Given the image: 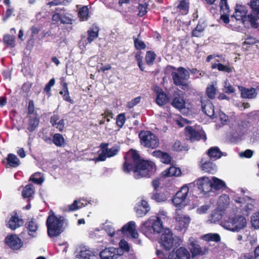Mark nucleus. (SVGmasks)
Here are the masks:
<instances>
[{
	"instance_id": "1",
	"label": "nucleus",
	"mask_w": 259,
	"mask_h": 259,
	"mask_svg": "<svg viewBox=\"0 0 259 259\" xmlns=\"http://www.w3.org/2000/svg\"><path fill=\"white\" fill-rule=\"evenodd\" d=\"M133 169L134 177L139 179L142 177H150L151 173L155 169V165L151 161L141 159L137 151L131 150L125 157L123 170L128 173Z\"/></svg>"
},
{
	"instance_id": "2",
	"label": "nucleus",
	"mask_w": 259,
	"mask_h": 259,
	"mask_svg": "<svg viewBox=\"0 0 259 259\" xmlns=\"http://www.w3.org/2000/svg\"><path fill=\"white\" fill-rule=\"evenodd\" d=\"M161 218L151 217L143 222L140 226L141 232L148 237H151L153 233H159L163 228Z\"/></svg>"
},
{
	"instance_id": "3",
	"label": "nucleus",
	"mask_w": 259,
	"mask_h": 259,
	"mask_svg": "<svg viewBox=\"0 0 259 259\" xmlns=\"http://www.w3.org/2000/svg\"><path fill=\"white\" fill-rule=\"evenodd\" d=\"M47 220L48 234L50 237L57 236L64 230V219L62 217H57L52 211Z\"/></svg>"
},
{
	"instance_id": "4",
	"label": "nucleus",
	"mask_w": 259,
	"mask_h": 259,
	"mask_svg": "<svg viewBox=\"0 0 259 259\" xmlns=\"http://www.w3.org/2000/svg\"><path fill=\"white\" fill-rule=\"evenodd\" d=\"M246 190L242 188L238 190L233 199L238 204V207H240L241 210L248 213L249 211L253 208L255 201L247 196H244Z\"/></svg>"
},
{
	"instance_id": "5",
	"label": "nucleus",
	"mask_w": 259,
	"mask_h": 259,
	"mask_svg": "<svg viewBox=\"0 0 259 259\" xmlns=\"http://www.w3.org/2000/svg\"><path fill=\"white\" fill-rule=\"evenodd\" d=\"M221 225L227 230L237 232L246 226V220L244 217L238 215L233 218H227L222 222Z\"/></svg>"
},
{
	"instance_id": "6",
	"label": "nucleus",
	"mask_w": 259,
	"mask_h": 259,
	"mask_svg": "<svg viewBox=\"0 0 259 259\" xmlns=\"http://www.w3.org/2000/svg\"><path fill=\"white\" fill-rule=\"evenodd\" d=\"M167 70H171V75L174 83L178 86L185 85V81L188 79L190 74L188 71L183 67L176 68L174 67H167Z\"/></svg>"
},
{
	"instance_id": "7",
	"label": "nucleus",
	"mask_w": 259,
	"mask_h": 259,
	"mask_svg": "<svg viewBox=\"0 0 259 259\" xmlns=\"http://www.w3.org/2000/svg\"><path fill=\"white\" fill-rule=\"evenodd\" d=\"M141 144L146 148L155 149L158 147L159 139L150 131H142L139 134Z\"/></svg>"
},
{
	"instance_id": "8",
	"label": "nucleus",
	"mask_w": 259,
	"mask_h": 259,
	"mask_svg": "<svg viewBox=\"0 0 259 259\" xmlns=\"http://www.w3.org/2000/svg\"><path fill=\"white\" fill-rule=\"evenodd\" d=\"M175 229L182 232H185L190 222V218L181 210L177 209L174 215Z\"/></svg>"
},
{
	"instance_id": "9",
	"label": "nucleus",
	"mask_w": 259,
	"mask_h": 259,
	"mask_svg": "<svg viewBox=\"0 0 259 259\" xmlns=\"http://www.w3.org/2000/svg\"><path fill=\"white\" fill-rule=\"evenodd\" d=\"M248 5L251 11L247 15V20L252 27L256 28L259 26L257 23L259 20V0H251Z\"/></svg>"
},
{
	"instance_id": "10",
	"label": "nucleus",
	"mask_w": 259,
	"mask_h": 259,
	"mask_svg": "<svg viewBox=\"0 0 259 259\" xmlns=\"http://www.w3.org/2000/svg\"><path fill=\"white\" fill-rule=\"evenodd\" d=\"M189 190V187L187 185H184L177 192L172 199V202L176 207L186 205L185 202Z\"/></svg>"
},
{
	"instance_id": "11",
	"label": "nucleus",
	"mask_w": 259,
	"mask_h": 259,
	"mask_svg": "<svg viewBox=\"0 0 259 259\" xmlns=\"http://www.w3.org/2000/svg\"><path fill=\"white\" fill-rule=\"evenodd\" d=\"M185 135L186 139L191 142L199 141L200 139H203L204 141H205L206 140V136L203 131H197L189 126L185 127Z\"/></svg>"
},
{
	"instance_id": "12",
	"label": "nucleus",
	"mask_w": 259,
	"mask_h": 259,
	"mask_svg": "<svg viewBox=\"0 0 259 259\" xmlns=\"http://www.w3.org/2000/svg\"><path fill=\"white\" fill-rule=\"evenodd\" d=\"M58 12L54 14L52 16V20L56 22L60 21L62 24H71L73 19L70 15L67 13L62 12L64 11V8H57Z\"/></svg>"
},
{
	"instance_id": "13",
	"label": "nucleus",
	"mask_w": 259,
	"mask_h": 259,
	"mask_svg": "<svg viewBox=\"0 0 259 259\" xmlns=\"http://www.w3.org/2000/svg\"><path fill=\"white\" fill-rule=\"evenodd\" d=\"M173 242L171 231L169 229H165L160 236L159 243L165 250H169L172 246Z\"/></svg>"
},
{
	"instance_id": "14",
	"label": "nucleus",
	"mask_w": 259,
	"mask_h": 259,
	"mask_svg": "<svg viewBox=\"0 0 259 259\" xmlns=\"http://www.w3.org/2000/svg\"><path fill=\"white\" fill-rule=\"evenodd\" d=\"M121 254L119 248L110 247L101 251L99 255L101 259H117Z\"/></svg>"
},
{
	"instance_id": "15",
	"label": "nucleus",
	"mask_w": 259,
	"mask_h": 259,
	"mask_svg": "<svg viewBox=\"0 0 259 259\" xmlns=\"http://www.w3.org/2000/svg\"><path fill=\"white\" fill-rule=\"evenodd\" d=\"M198 189L204 194L212 191L211 178L207 177H202L197 180Z\"/></svg>"
},
{
	"instance_id": "16",
	"label": "nucleus",
	"mask_w": 259,
	"mask_h": 259,
	"mask_svg": "<svg viewBox=\"0 0 259 259\" xmlns=\"http://www.w3.org/2000/svg\"><path fill=\"white\" fill-rule=\"evenodd\" d=\"M75 259H98L97 253L85 247H82L75 255Z\"/></svg>"
},
{
	"instance_id": "17",
	"label": "nucleus",
	"mask_w": 259,
	"mask_h": 259,
	"mask_svg": "<svg viewBox=\"0 0 259 259\" xmlns=\"http://www.w3.org/2000/svg\"><path fill=\"white\" fill-rule=\"evenodd\" d=\"M190 254L184 247H181L175 251L171 252L168 259H190Z\"/></svg>"
},
{
	"instance_id": "18",
	"label": "nucleus",
	"mask_w": 259,
	"mask_h": 259,
	"mask_svg": "<svg viewBox=\"0 0 259 259\" xmlns=\"http://www.w3.org/2000/svg\"><path fill=\"white\" fill-rule=\"evenodd\" d=\"M121 231L123 234H128L133 238L136 239L139 237V234L136 231V225L134 221H130L124 225Z\"/></svg>"
},
{
	"instance_id": "19",
	"label": "nucleus",
	"mask_w": 259,
	"mask_h": 259,
	"mask_svg": "<svg viewBox=\"0 0 259 259\" xmlns=\"http://www.w3.org/2000/svg\"><path fill=\"white\" fill-rule=\"evenodd\" d=\"M247 10L245 6L237 5L235 13L232 16V17H234L237 21H240L242 23H244L246 19H247Z\"/></svg>"
},
{
	"instance_id": "20",
	"label": "nucleus",
	"mask_w": 259,
	"mask_h": 259,
	"mask_svg": "<svg viewBox=\"0 0 259 259\" xmlns=\"http://www.w3.org/2000/svg\"><path fill=\"white\" fill-rule=\"evenodd\" d=\"M39 123V118L36 114H33L29 116L26 131L29 136H30L31 134L36 130Z\"/></svg>"
},
{
	"instance_id": "21",
	"label": "nucleus",
	"mask_w": 259,
	"mask_h": 259,
	"mask_svg": "<svg viewBox=\"0 0 259 259\" xmlns=\"http://www.w3.org/2000/svg\"><path fill=\"white\" fill-rule=\"evenodd\" d=\"M5 242L10 248L13 249H18L22 245L21 240L15 235L7 236L5 238Z\"/></svg>"
},
{
	"instance_id": "22",
	"label": "nucleus",
	"mask_w": 259,
	"mask_h": 259,
	"mask_svg": "<svg viewBox=\"0 0 259 259\" xmlns=\"http://www.w3.org/2000/svg\"><path fill=\"white\" fill-rule=\"evenodd\" d=\"M25 226L28 230L29 235L32 237H35L37 236L39 225L35 219H32L28 221L26 223Z\"/></svg>"
},
{
	"instance_id": "23",
	"label": "nucleus",
	"mask_w": 259,
	"mask_h": 259,
	"mask_svg": "<svg viewBox=\"0 0 259 259\" xmlns=\"http://www.w3.org/2000/svg\"><path fill=\"white\" fill-rule=\"evenodd\" d=\"M238 89L241 92V95L243 98L254 99L257 96L256 89L253 88L248 89L239 86Z\"/></svg>"
},
{
	"instance_id": "24",
	"label": "nucleus",
	"mask_w": 259,
	"mask_h": 259,
	"mask_svg": "<svg viewBox=\"0 0 259 259\" xmlns=\"http://www.w3.org/2000/svg\"><path fill=\"white\" fill-rule=\"evenodd\" d=\"M119 150V147L118 146H114L110 149H106V151L103 150V152L100 154L98 159L100 161H104L106 157H111L116 155Z\"/></svg>"
},
{
	"instance_id": "25",
	"label": "nucleus",
	"mask_w": 259,
	"mask_h": 259,
	"mask_svg": "<svg viewBox=\"0 0 259 259\" xmlns=\"http://www.w3.org/2000/svg\"><path fill=\"white\" fill-rule=\"evenodd\" d=\"M150 210V206L147 202L142 200L140 204L136 207V213L138 217H142L146 215Z\"/></svg>"
},
{
	"instance_id": "26",
	"label": "nucleus",
	"mask_w": 259,
	"mask_h": 259,
	"mask_svg": "<svg viewBox=\"0 0 259 259\" xmlns=\"http://www.w3.org/2000/svg\"><path fill=\"white\" fill-rule=\"evenodd\" d=\"M202 110L207 116L213 117L214 116V106L211 102L207 100L206 103H204L203 100H201Z\"/></svg>"
},
{
	"instance_id": "27",
	"label": "nucleus",
	"mask_w": 259,
	"mask_h": 259,
	"mask_svg": "<svg viewBox=\"0 0 259 259\" xmlns=\"http://www.w3.org/2000/svg\"><path fill=\"white\" fill-rule=\"evenodd\" d=\"M152 155L157 158L163 163L169 164L171 161V157L167 153L162 152L160 150H155L152 153Z\"/></svg>"
},
{
	"instance_id": "28",
	"label": "nucleus",
	"mask_w": 259,
	"mask_h": 259,
	"mask_svg": "<svg viewBox=\"0 0 259 259\" xmlns=\"http://www.w3.org/2000/svg\"><path fill=\"white\" fill-rule=\"evenodd\" d=\"M156 92L157 93L156 102L158 105H164L168 102V97L161 89L158 88L156 90Z\"/></svg>"
},
{
	"instance_id": "29",
	"label": "nucleus",
	"mask_w": 259,
	"mask_h": 259,
	"mask_svg": "<svg viewBox=\"0 0 259 259\" xmlns=\"http://www.w3.org/2000/svg\"><path fill=\"white\" fill-rule=\"evenodd\" d=\"M212 189L215 190H224L227 188L225 182L221 179L215 177L211 178Z\"/></svg>"
},
{
	"instance_id": "30",
	"label": "nucleus",
	"mask_w": 259,
	"mask_h": 259,
	"mask_svg": "<svg viewBox=\"0 0 259 259\" xmlns=\"http://www.w3.org/2000/svg\"><path fill=\"white\" fill-rule=\"evenodd\" d=\"M201 163L202 169L206 172L213 174L217 171L215 164L210 161H206L202 159Z\"/></svg>"
},
{
	"instance_id": "31",
	"label": "nucleus",
	"mask_w": 259,
	"mask_h": 259,
	"mask_svg": "<svg viewBox=\"0 0 259 259\" xmlns=\"http://www.w3.org/2000/svg\"><path fill=\"white\" fill-rule=\"evenodd\" d=\"M99 28L95 25H93L87 31L88 43H91L99 35Z\"/></svg>"
},
{
	"instance_id": "32",
	"label": "nucleus",
	"mask_w": 259,
	"mask_h": 259,
	"mask_svg": "<svg viewBox=\"0 0 259 259\" xmlns=\"http://www.w3.org/2000/svg\"><path fill=\"white\" fill-rule=\"evenodd\" d=\"M23 224V221L19 219L17 216H13L10 219L7 226L12 230H15L16 229L21 227Z\"/></svg>"
},
{
	"instance_id": "33",
	"label": "nucleus",
	"mask_w": 259,
	"mask_h": 259,
	"mask_svg": "<svg viewBox=\"0 0 259 259\" xmlns=\"http://www.w3.org/2000/svg\"><path fill=\"white\" fill-rule=\"evenodd\" d=\"M230 203V198L226 195H221L218 201V207L220 211L224 210Z\"/></svg>"
},
{
	"instance_id": "34",
	"label": "nucleus",
	"mask_w": 259,
	"mask_h": 259,
	"mask_svg": "<svg viewBox=\"0 0 259 259\" xmlns=\"http://www.w3.org/2000/svg\"><path fill=\"white\" fill-rule=\"evenodd\" d=\"M181 174V169L175 166H171L168 169H167L163 171L162 173L163 176L166 177H172V176H179Z\"/></svg>"
},
{
	"instance_id": "35",
	"label": "nucleus",
	"mask_w": 259,
	"mask_h": 259,
	"mask_svg": "<svg viewBox=\"0 0 259 259\" xmlns=\"http://www.w3.org/2000/svg\"><path fill=\"white\" fill-rule=\"evenodd\" d=\"M87 203L81 202V200H75L72 204L68 205L64 211H73L84 206Z\"/></svg>"
},
{
	"instance_id": "36",
	"label": "nucleus",
	"mask_w": 259,
	"mask_h": 259,
	"mask_svg": "<svg viewBox=\"0 0 259 259\" xmlns=\"http://www.w3.org/2000/svg\"><path fill=\"white\" fill-rule=\"evenodd\" d=\"M208 155L211 159H217L222 156V152L217 147H211L207 151Z\"/></svg>"
},
{
	"instance_id": "37",
	"label": "nucleus",
	"mask_w": 259,
	"mask_h": 259,
	"mask_svg": "<svg viewBox=\"0 0 259 259\" xmlns=\"http://www.w3.org/2000/svg\"><path fill=\"white\" fill-rule=\"evenodd\" d=\"M186 102L183 97L179 96L175 97L172 102V105L179 109L185 108Z\"/></svg>"
},
{
	"instance_id": "38",
	"label": "nucleus",
	"mask_w": 259,
	"mask_h": 259,
	"mask_svg": "<svg viewBox=\"0 0 259 259\" xmlns=\"http://www.w3.org/2000/svg\"><path fill=\"white\" fill-rule=\"evenodd\" d=\"M8 164L10 166L16 167L20 165V160L16 155L14 154H9L7 158Z\"/></svg>"
},
{
	"instance_id": "39",
	"label": "nucleus",
	"mask_w": 259,
	"mask_h": 259,
	"mask_svg": "<svg viewBox=\"0 0 259 259\" xmlns=\"http://www.w3.org/2000/svg\"><path fill=\"white\" fill-rule=\"evenodd\" d=\"M63 89L60 92V94L62 96L63 99L71 104L73 103V101L71 99L67 88V84L66 82L63 84Z\"/></svg>"
},
{
	"instance_id": "40",
	"label": "nucleus",
	"mask_w": 259,
	"mask_h": 259,
	"mask_svg": "<svg viewBox=\"0 0 259 259\" xmlns=\"http://www.w3.org/2000/svg\"><path fill=\"white\" fill-rule=\"evenodd\" d=\"M33 186L32 185L29 184L26 185L22 191V196L24 198H31L34 194Z\"/></svg>"
},
{
	"instance_id": "41",
	"label": "nucleus",
	"mask_w": 259,
	"mask_h": 259,
	"mask_svg": "<svg viewBox=\"0 0 259 259\" xmlns=\"http://www.w3.org/2000/svg\"><path fill=\"white\" fill-rule=\"evenodd\" d=\"M53 143L57 147H63L65 144V140L60 134H55L53 136Z\"/></svg>"
},
{
	"instance_id": "42",
	"label": "nucleus",
	"mask_w": 259,
	"mask_h": 259,
	"mask_svg": "<svg viewBox=\"0 0 259 259\" xmlns=\"http://www.w3.org/2000/svg\"><path fill=\"white\" fill-rule=\"evenodd\" d=\"M216 82H212L211 84H208L206 89V94L208 97L211 99L214 98L216 95L217 89L215 87Z\"/></svg>"
},
{
	"instance_id": "43",
	"label": "nucleus",
	"mask_w": 259,
	"mask_h": 259,
	"mask_svg": "<svg viewBox=\"0 0 259 259\" xmlns=\"http://www.w3.org/2000/svg\"><path fill=\"white\" fill-rule=\"evenodd\" d=\"M202 239L207 241H213L219 242L221 240L220 236L217 233H208L202 236Z\"/></svg>"
},
{
	"instance_id": "44",
	"label": "nucleus",
	"mask_w": 259,
	"mask_h": 259,
	"mask_svg": "<svg viewBox=\"0 0 259 259\" xmlns=\"http://www.w3.org/2000/svg\"><path fill=\"white\" fill-rule=\"evenodd\" d=\"M78 16L82 21L87 20L89 15V9L87 6L82 7L79 10Z\"/></svg>"
},
{
	"instance_id": "45",
	"label": "nucleus",
	"mask_w": 259,
	"mask_h": 259,
	"mask_svg": "<svg viewBox=\"0 0 259 259\" xmlns=\"http://www.w3.org/2000/svg\"><path fill=\"white\" fill-rule=\"evenodd\" d=\"M191 246L190 250L193 256L197 255L201 253V247L197 243L192 242L191 243Z\"/></svg>"
},
{
	"instance_id": "46",
	"label": "nucleus",
	"mask_w": 259,
	"mask_h": 259,
	"mask_svg": "<svg viewBox=\"0 0 259 259\" xmlns=\"http://www.w3.org/2000/svg\"><path fill=\"white\" fill-rule=\"evenodd\" d=\"M4 42L8 46L13 48L15 46V37L10 35H6L4 37Z\"/></svg>"
},
{
	"instance_id": "47",
	"label": "nucleus",
	"mask_w": 259,
	"mask_h": 259,
	"mask_svg": "<svg viewBox=\"0 0 259 259\" xmlns=\"http://www.w3.org/2000/svg\"><path fill=\"white\" fill-rule=\"evenodd\" d=\"M252 226L255 229H259V212H255L251 218Z\"/></svg>"
},
{
	"instance_id": "48",
	"label": "nucleus",
	"mask_w": 259,
	"mask_h": 259,
	"mask_svg": "<svg viewBox=\"0 0 259 259\" xmlns=\"http://www.w3.org/2000/svg\"><path fill=\"white\" fill-rule=\"evenodd\" d=\"M204 30V27L202 24H198L192 31V35L195 37H200Z\"/></svg>"
},
{
	"instance_id": "49",
	"label": "nucleus",
	"mask_w": 259,
	"mask_h": 259,
	"mask_svg": "<svg viewBox=\"0 0 259 259\" xmlns=\"http://www.w3.org/2000/svg\"><path fill=\"white\" fill-rule=\"evenodd\" d=\"M220 6L221 13L226 14L229 13L230 9L227 3V0H221Z\"/></svg>"
},
{
	"instance_id": "50",
	"label": "nucleus",
	"mask_w": 259,
	"mask_h": 259,
	"mask_svg": "<svg viewBox=\"0 0 259 259\" xmlns=\"http://www.w3.org/2000/svg\"><path fill=\"white\" fill-rule=\"evenodd\" d=\"M156 55L152 51H148L147 52L145 60L146 63L149 65H151L153 64L154 61L155 59Z\"/></svg>"
},
{
	"instance_id": "51",
	"label": "nucleus",
	"mask_w": 259,
	"mask_h": 259,
	"mask_svg": "<svg viewBox=\"0 0 259 259\" xmlns=\"http://www.w3.org/2000/svg\"><path fill=\"white\" fill-rule=\"evenodd\" d=\"M222 219V214L218 210L214 211L211 213L209 221L211 223H215Z\"/></svg>"
},
{
	"instance_id": "52",
	"label": "nucleus",
	"mask_w": 259,
	"mask_h": 259,
	"mask_svg": "<svg viewBox=\"0 0 259 259\" xmlns=\"http://www.w3.org/2000/svg\"><path fill=\"white\" fill-rule=\"evenodd\" d=\"M188 4L185 0L181 1L177 8L180 11H183V13L186 14L188 11Z\"/></svg>"
},
{
	"instance_id": "53",
	"label": "nucleus",
	"mask_w": 259,
	"mask_h": 259,
	"mask_svg": "<svg viewBox=\"0 0 259 259\" xmlns=\"http://www.w3.org/2000/svg\"><path fill=\"white\" fill-rule=\"evenodd\" d=\"M139 13L138 14V15L139 17H142L145 14H146L147 12V5L146 4H139L138 8H137Z\"/></svg>"
},
{
	"instance_id": "54",
	"label": "nucleus",
	"mask_w": 259,
	"mask_h": 259,
	"mask_svg": "<svg viewBox=\"0 0 259 259\" xmlns=\"http://www.w3.org/2000/svg\"><path fill=\"white\" fill-rule=\"evenodd\" d=\"M223 90L226 93L228 94L233 93L235 91L233 87L232 86L230 83L228 81V80H226L224 82Z\"/></svg>"
},
{
	"instance_id": "55",
	"label": "nucleus",
	"mask_w": 259,
	"mask_h": 259,
	"mask_svg": "<svg viewBox=\"0 0 259 259\" xmlns=\"http://www.w3.org/2000/svg\"><path fill=\"white\" fill-rule=\"evenodd\" d=\"M119 246L121 249L125 252H128L130 250V246L127 241L122 239L119 243Z\"/></svg>"
},
{
	"instance_id": "56",
	"label": "nucleus",
	"mask_w": 259,
	"mask_h": 259,
	"mask_svg": "<svg viewBox=\"0 0 259 259\" xmlns=\"http://www.w3.org/2000/svg\"><path fill=\"white\" fill-rule=\"evenodd\" d=\"M125 118L124 114H120L117 117V119H116L117 125L118 126L121 127L125 122Z\"/></svg>"
},
{
	"instance_id": "57",
	"label": "nucleus",
	"mask_w": 259,
	"mask_h": 259,
	"mask_svg": "<svg viewBox=\"0 0 259 259\" xmlns=\"http://www.w3.org/2000/svg\"><path fill=\"white\" fill-rule=\"evenodd\" d=\"M151 198L158 202H163L166 200L165 197L162 194L158 193L154 194Z\"/></svg>"
},
{
	"instance_id": "58",
	"label": "nucleus",
	"mask_w": 259,
	"mask_h": 259,
	"mask_svg": "<svg viewBox=\"0 0 259 259\" xmlns=\"http://www.w3.org/2000/svg\"><path fill=\"white\" fill-rule=\"evenodd\" d=\"M104 228L108 235L110 236H113L114 235L115 233V230L111 225L108 224L105 225Z\"/></svg>"
},
{
	"instance_id": "59",
	"label": "nucleus",
	"mask_w": 259,
	"mask_h": 259,
	"mask_svg": "<svg viewBox=\"0 0 259 259\" xmlns=\"http://www.w3.org/2000/svg\"><path fill=\"white\" fill-rule=\"evenodd\" d=\"M253 153V151L250 149H247L244 152H240L239 153V156L241 157H245L249 158L252 157Z\"/></svg>"
},
{
	"instance_id": "60",
	"label": "nucleus",
	"mask_w": 259,
	"mask_h": 259,
	"mask_svg": "<svg viewBox=\"0 0 259 259\" xmlns=\"http://www.w3.org/2000/svg\"><path fill=\"white\" fill-rule=\"evenodd\" d=\"M210 205H209V204H206V205H202L201 207L197 208V213L199 214L205 213L210 208Z\"/></svg>"
},
{
	"instance_id": "61",
	"label": "nucleus",
	"mask_w": 259,
	"mask_h": 259,
	"mask_svg": "<svg viewBox=\"0 0 259 259\" xmlns=\"http://www.w3.org/2000/svg\"><path fill=\"white\" fill-rule=\"evenodd\" d=\"M218 70L219 71H225L228 73H230L232 71L231 67L228 65H224L220 63L218 67Z\"/></svg>"
},
{
	"instance_id": "62",
	"label": "nucleus",
	"mask_w": 259,
	"mask_h": 259,
	"mask_svg": "<svg viewBox=\"0 0 259 259\" xmlns=\"http://www.w3.org/2000/svg\"><path fill=\"white\" fill-rule=\"evenodd\" d=\"M219 119L223 124H227L229 121V117L222 112L219 113Z\"/></svg>"
},
{
	"instance_id": "63",
	"label": "nucleus",
	"mask_w": 259,
	"mask_h": 259,
	"mask_svg": "<svg viewBox=\"0 0 259 259\" xmlns=\"http://www.w3.org/2000/svg\"><path fill=\"white\" fill-rule=\"evenodd\" d=\"M134 43L135 46L137 49H144L146 47V45H145L144 42L138 39H135Z\"/></svg>"
},
{
	"instance_id": "64",
	"label": "nucleus",
	"mask_w": 259,
	"mask_h": 259,
	"mask_svg": "<svg viewBox=\"0 0 259 259\" xmlns=\"http://www.w3.org/2000/svg\"><path fill=\"white\" fill-rule=\"evenodd\" d=\"M141 101V97H138L133 99L131 101L127 103V107L129 108H132L138 104Z\"/></svg>"
}]
</instances>
